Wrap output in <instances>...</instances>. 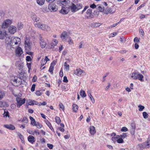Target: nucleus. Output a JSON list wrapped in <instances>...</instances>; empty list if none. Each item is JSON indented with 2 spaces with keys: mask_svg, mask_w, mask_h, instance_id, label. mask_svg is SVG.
<instances>
[{
  "mask_svg": "<svg viewBox=\"0 0 150 150\" xmlns=\"http://www.w3.org/2000/svg\"><path fill=\"white\" fill-rule=\"evenodd\" d=\"M48 6L49 11L51 12H55L58 9V6L54 3H49Z\"/></svg>",
  "mask_w": 150,
  "mask_h": 150,
  "instance_id": "nucleus-1",
  "label": "nucleus"
},
{
  "mask_svg": "<svg viewBox=\"0 0 150 150\" xmlns=\"http://www.w3.org/2000/svg\"><path fill=\"white\" fill-rule=\"evenodd\" d=\"M30 40L27 38H25V50L30 51L31 50V46L30 45Z\"/></svg>",
  "mask_w": 150,
  "mask_h": 150,
  "instance_id": "nucleus-2",
  "label": "nucleus"
},
{
  "mask_svg": "<svg viewBox=\"0 0 150 150\" xmlns=\"http://www.w3.org/2000/svg\"><path fill=\"white\" fill-rule=\"evenodd\" d=\"M12 23L11 20L7 19L5 20L2 23L1 28H6L8 27Z\"/></svg>",
  "mask_w": 150,
  "mask_h": 150,
  "instance_id": "nucleus-3",
  "label": "nucleus"
},
{
  "mask_svg": "<svg viewBox=\"0 0 150 150\" xmlns=\"http://www.w3.org/2000/svg\"><path fill=\"white\" fill-rule=\"evenodd\" d=\"M16 100L17 101V106L18 108H20L22 105L25 103V99L24 98L22 100L21 98H16Z\"/></svg>",
  "mask_w": 150,
  "mask_h": 150,
  "instance_id": "nucleus-4",
  "label": "nucleus"
},
{
  "mask_svg": "<svg viewBox=\"0 0 150 150\" xmlns=\"http://www.w3.org/2000/svg\"><path fill=\"white\" fill-rule=\"evenodd\" d=\"M40 44L42 48H44L46 45V42H45L42 36L40 37Z\"/></svg>",
  "mask_w": 150,
  "mask_h": 150,
  "instance_id": "nucleus-5",
  "label": "nucleus"
},
{
  "mask_svg": "<svg viewBox=\"0 0 150 150\" xmlns=\"http://www.w3.org/2000/svg\"><path fill=\"white\" fill-rule=\"evenodd\" d=\"M16 27L13 25L10 26L8 28L9 32L11 34H14L16 32Z\"/></svg>",
  "mask_w": 150,
  "mask_h": 150,
  "instance_id": "nucleus-6",
  "label": "nucleus"
},
{
  "mask_svg": "<svg viewBox=\"0 0 150 150\" xmlns=\"http://www.w3.org/2000/svg\"><path fill=\"white\" fill-rule=\"evenodd\" d=\"M71 6H69L68 8V9H71V11L72 12H75L77 11L76 5H75L74 3H72Z\"/></svg>",
  "mask_w": 150,
  "mask_h": 150,
  "instance_id": "nucleus-7",
  "label": "nucleus"
},
{
  "mask_svg": "<svg viewBox=\"0 0 150 150\" xmlns=\"http://www.w3.org/2000/svg\"><path fill=\"white\" fill-rule=\"evenodd\" d=\"M16 54L18 56L20 57L23 53V51L21 47H19L15 51Z\"/></svg>",
  "mask_w": 150,
  "mask_h": 150,
  "instance_id": "nucleus-8",
  "label": "nucleus"
},
{
  "mask_svg": "<svg viewBox=\"0 0 150 150\" xmlns=\"http://www.w3.org/2000/svg\"><path fill=\"white\" fill-rule=\"evenodd\" d=\"M66 8L67 7H65L64 6H62L61 9L59 11V13L64 15L67 14L69 11V10L68 11H67L66 10Z\"/></svg>",
  "mask_w": 150,
  "mask_h": 150,
  "instance_id": "nucleus-9",
  "label": "nucleus"
},
{
  "mask_svg": "<svg viewBox=\"0 0 150 150\" xmlns=\"http://www.w3.org/2000/svg\"><path fill=\"white\" fill-rule=\"evenodd\" d=\"M4 127L11 130H13L15 129V126L12 124H6L4 125Z\"/></svg>",
  "mask_w": 150,
  "mask_h": 150,
  "instance_id": "nucleus-10",
  "label": "nucleus"
},
{
  "mask_svg": "<svg viewBox=\"0 0 150 150\" xmlns=\"http://www.w3.org/2000/svg\"><path fill=\"white\" fill-rule=\"evenodd\" d=\"M28 140L30 143L32 144H33L35 141V137L31 135H29L28 137Z\"/></svg>",
  "mask_w": 150,
  "mask_h": 150,
  "instance_id": "nucleus-11",
  "label": "nucleus"
},
{
  "mask_svg": "<svg viewBox=\"0 0 150 150\" xmlns=\"http://www.w3.org/2000/svg\"><path fill=\"white\" fill-rule=\"evenodd\" d=\"M8 43L11 45V47L12 46L14 45H13V43H14L15 45H16L18 44V43L16 41L15 37H14L12 40H11L9 42H8Z\"/></svg>",
  "mask_w": 150,
  "mask_h": 150,
  "instance_id": "nucleus-12",
  "label": "nucleus"
},
{
  "mask_svg": "<svg viewBox=\"0 0 150 150\" xmlns=\"http://www.w3.org/2000/svg\"><path fill=\"white\" fill-rule=\"evenodd\" d=\"M83 72H84V71L81 70L80 69H76L74 71V74L78 76H80L82 74V73Z\"/></svg>",
  "mask_w": 150,
  "mask_h": 150,
  "instance_id": "nucleus-13",
  "label": "nucleus"
},
{
  "mask_svg": "<svg viewBox=\"0 0 150 150\" xmlns=\"http://www.w3.org/2000/svg\"><path fill=\"white\" fill-rule=\"evenodd\" d=\"M144 76L141 74H139L138 72L136 77V80L138 79L141 81H144V80L143 79Z\"/></svg>",
  "mask_w": 150,
  "mask_h": 150,
  "instance_id": "nucleus-14",
  "label": "nucleus"
},
{
  "mask_svg": "<svg viewBox=\"0 0 150 150\" xmlns=\"http://www.w3.org/2000/svg\"><path fill=\"white\" fill-rule=\"evenodd\" d=\"M144 76L141 74H139L138 72L136 77V80L138 79L141 81H144V80L143 79Z\"/></svg>",
  "mask_w": 150,
  "mask_h": 150,
  "instance_id": "nucleus-15",
  "label": "nucleus"
},
{
  "mask_svg": "<svg viewBox=\"0 0 150 150\" xmlns=\"http://www.w3.org/2000/svg\"><path fill=\"white\" fill-rule=\"evenodd\" d=\"M6 35V32L5 30L3 31L0 30V39H4Z\"/></svg>",
  "mask_w": 150,
  "mask_h": 150,
  "instance_id": "nucleus-16",
  "label": "nucleus"
},
{
  "mask_svg": "<svg viewBox=\"0 0 150 150\" xmlns=\"http://www.w3.org/2000/svg\"><path fill=\"white\" fill-rule=\"evenodd\" d=\"M90 132L91 134L93 135L96 133L95 127L93 126H91L90 128Z\"/></svg>",
  "mask_w": 150,
  "mask_h": 150,
  "instance_id": "nucleus-17",
  "label": "nucleus"
},
{
  "mask_svg": "<svg viewBox=\"0 0 150 150\" xmlns=\"http://www.w3.org/2000/svg\"><path fill=\"white\" fill-rule=\"evenodd\" d=\"M29 118L31 120L30 124L33 126H36V123L35 119L31 116L29 117Z\"/></svg>",
  "mask_w": 150,
  "mask_h": 150,
  "instance_id": "nucleus-18",
  "label": "nucleus"
},
{
  "mask_svg": "<svg viewBox=\"0 0 150 150\" xmlns=\"http://www.w3.org/2000/svg\"><path fill=\"white\" fill-rule=\"evenodd\" d=\"M137 73L138 72H134L131 73V77L132 78H133L134 80H136V77Z\"/></svg>",
  "mask_w": 150,
  "mask_h": 150,
  "instance_id": "nucleus-19",
  "label": "nucleus"
},
{
  "mask_svg": "<svg viewBox=\"0 0 150 150\" xmlns=\"http://www.w3.org/2000/svg\"><path fill=\"white\" fill-rule=\"evenodd\" d=\"M105 13L108 14V13H111L112 14L114 13V11H112V9L111 8H108L106 9L105 10Z\"/></svg>",
  "mask_w": 150,
  "mask_h": 150,
  "instance_id": "nucleus-20",
  "label": "nucleus"
},
{
  "mask_svg": "<svg viewBox=\"0 0 150 150\" xmlns=\"http://www.w3.org/2000/svg\"><path fill=\"white\" fill-rule=\"evenodd\" d=\"M67 4V1L66 0H63L59 2V4L60 5H61L64 6H66Z\"/></svg>",
  "mask_w": 150,
  "mask_h": 150,
  "instance_id": "nucleus-21",
  "label": "nucleus"
},
{
  "mask_svg": "<svg viewBox=\"0 0 150 150\" xmlns=\"http://www.w3.org/2000/svg\"><path fill=\"white\" fill-rule=\"evenodd\" d=\"M36 1L38 5L42 6L44 4L45 0H37Z\"/></svg>",
  "mask_w": 150,
  "mask_h": 150,
  "instance_id": "nucleus-22",
  "label": "nucleus"
},
{
  "mask_svg": "<svg viewBox=\"0 0 150 150\" xmlns=\"http://www.w3.org/2000/svg\"><path fill=\"white\" fill-rule=\"evenodd\" d=\"M15 65L19 70L23 68V65L19 63V62L16 63Z\"/></svg>",
  "mask_w": 150,
  "mask_h": 150,
  "instance_id": "nucleus-23",
  "label": "nucleus"
},
{
  "mask_svg": "<svg viewBox=\"0 0 150 150\" xmlns=\"http://www.w3.org/2000/svg\"><path fill=\"white\" fill-rule=\"evenodd\" d=\"M3 115L4 117H9V112L8 111L6 110H4V113L3 114Z\"/></svg>",
  "mask_w": 150,
  "mask_h": 150,
  "instance_id": "nucleus-24",
  "label": "nucleus"
},
{
  "mask_svg": "<svg viewBox=\"0 0 150 150\" xmlns=\"http://www.w3.org/2000/svg\"><path fill=\"white\" fill-rule=\"evenodd\" d=\"M78 108L77 105L76 104L73 105L72 109L73 111L75 112H77L78 111Z\"/></svg>",
  "mask_w": 150,
  "mask_h": 150,
  "instance_id": "nucleus-25",
  "label": "nucleus"
},
{
  "mask_svg": "<svg viewBox=\"0 0 150 150\" xmlns=\"http://www.w3.org/2000/svg\"><path fill=\"white\" fill-rule=\"evenodd\" d=\"M23 27V25L21 22L18 23L17 24V28L18 30L21 29Z\"/></svg>",
  "mask_w": 150,
  "mask_h": 150,
  "instance_id": "nucleus-26",
  "label": "nucleus"
},
{
  "mask_svg": "<svg viewBox=\"0 0 150 150\" xmlns=\"http://www.w3.org/2000/svg\"><path fill=\"white\" fill-rule=\"evenodd\" d=\"M101 24L100 23H91L92 27H99Z\"/></svg>",
  "mask_w": 150,
  "mask_h": 150,
  "instance_id": "nucleus-27",
  "label": "nucleus"
},
{
  "mask_svg": "<svg viewBox=\"0 0 150 150\" xmlns=\"http://www.w3.org/2000/svg\"><path fill=\"white\" fill-rule=\"evenodd\" d=\"M80 94L82 97L84 98L86 96V95L84 91L81 90L80 92Z\"/></svg>",
  "mask_w": 150,
  "mask_h": 150,
  "instance_id": "nucleus-28",
  "label": "nucleus"
},
{
  "mask_svg": "<svg viewBox=\"0 0 150 150\" xmlns=\"http://www.w3.org/2000/svg\"><path fill=\"white\" fill-rule=\"evenodd\" d=\"M55 120L56 122L58 124H59L61 122V120L60 117L58 116H56L55 117Z\"/></svg>",
  "mask_w": 150,
  "mask_h": 150,
  "instance_id": "nucleus-29",
  "label": "nucleus"
},
{
  "mask_svg": "<svg viewBox=\"0 0 150 150\" xmlns=\"http://www.w3.org/2000/svg\"><path fill=\"white\" fill-rule=\"evenodd\" d=\"M76 8H77V11L79 10L81 8H82L83 6L81 4H77L76 5Z\"/></svg>",
  "mask_w": 150,
  "mask_h": 150,
  "instance_id": "nucleus-30",
  "label": "nucleus"
},
{
  "mask_svg": "<svg viewBox=\"0 0 150 150\" xmlns=\"http://www.w3.org/2000/svg\"><path fill=\"white\" fill-rule=\"evenodd\" d=\"M58 43V41L57 40H54L53 42H52L51 44V46L52 47V48L54 47V46L56 45Z\"/></svg>",
  "mask_w": 150,
  "mask_h": 150,
  "instance_id": "nucleus-31",
  "label": "nucleus"
},
{
  "mask_svg": "<svg viewBox=\"0 0 150 150\" xmlns=\"http://www.w3.org/2000/svg\"><path fill=\"white\" fill-rule=\"evenodd\" d=\"M117 142L118 143L120 144L124 143V141L123 139L120 137L117 140Z\"/></svg>",
  "mask_w": 150,
  "mask_h": 150,
  "instance_id": "nucleus-32",
  "label": "nucleus"
},
{
  "mask_svg": "<svg viewBox=\"0 0 150 150\" xmlns=\"http://www.w3.org/2000/svg\"><path fill=\"white\" fill-rule=\"evenodd\" d=\"M54 66L52 65H50L49 69L48 71L51 73V74H52L53 73V71L54 70Z\"/></svg>",
  "mask_w": 150,
  "mask_h": 150,
  "instance_id": "nucleus-33",
  "label": "nucleus"
},
{
  "mask_svg": "<svg viewBox=\"0 0 150 150\" xmlns=\"http://www.w3.org/2000/svg\"><path fill=\"white\" fill-rule=\"evenodd\" d=\"M35 126H36L38 128L40 129L42 127V125L39 122H37L36 123Z\"/></svg>",
  "mask_w": 150,
  "mask_h": 150,
  "instance_id": "nucleus-34",
  "label": "nucleus"
},
{
  "mask_svg": "<svg viewBox=\"0 0 150 150\" xmlns=\"http://www.w3.org/2000/svg\"><path fill=\"white\" fill-rule=\"evenodd\" d=\"M42 11L44 13L47 12H49V7L48 8L47 7H44L42 10Z\"/></svg>",
  "mask_w": 150,
  "mask_h": 150,
  "instance_id": "nucleus-35",
  "label": "nucleus"
},
{
  "mask_svg": "<svg viewBox=\"0 0 150 150\" xmlns=\"http://www.w3.org/2000/svg\"><path fill=\"white\" fill-rule=\"evenodd\" d=\"M97 9L99 10V11L100 12H103L104 11L105 8L104 7L103 8H102L100 6H98Z\"/></svg>",
  "mask_w": 150,
  "mask_h": 150,
  "instance_id": "nucleus-36",
  "label": "nucleus"
},
{
  "mask_svg": "<svg viewBox=\"0 0 150 150\" xmlns=\"http://www.w3.org/2000/svg\"><path fill=\"white\" fill-rule=\"evenodd\" d=\"M64 66L65 67V68L67 70H69V64H67L66 62H64Z\"/></svg>",
  "mask_w": 150,
  "mask_h": 150,
  "instance_id": "nucleus-37",
  "label": "nucleus"
},
{
  "mask_svg": "<svg viewBox=\"0 0 150 150\" xmlns=\"http://www.w3.org/2000/svg\"><path fill=\"white\" fill-rule=\"evenodd\" d=\"M127 136L126 133H123L122 134L120 135V137L122 139L126 137Z\"/></svg>",
  "mask_w": 150,
  "mask_h": 150,
  "instance_id": "nucleus-38",
  "label": "nucleus"
},
{
  "mask_svg": "<svg viewBox=\"0 0 150 150\" xmlns=\"http://www.w3.org/2000/svg\"><path fill=\"white\" fill-rule=\"evenodd\" d=\"M142 114L143 117L144 118L146 119L148 117V115L146 112H143Z\"/></svg>",
  "mask_w": 150,
  "mask_h": 150,
  "instance_id": "nucleus-39",
  "label": "nucleus"
},
{
  "mask_svg": "<svg viewBox=\"0 0 150 150\" xmlns=\"http://www.w3.org/2000/svg\"><path fill=\"white\" fill-rule=\"evenodd\" d=\"M59 108L62 109V110L63 111L64 110V107L63 104L60 103L59 104Z\"/></svg>",
  "mask_w": 150,
  "mask_h": 150,
  "instance_id": "nucleus-40",
  "label": "nucleus"
},
{
  "mask_svg": "<svg viewBox=\"0 0 150 150\" xmlns=\"http://www.w3.org/2000/svg\"><path fill=\"white\" fill-rule=\"evenodd\" d=\"M138 107L139 108V111H142L144 108V106L139 105L138 106Z\"/></svg>",
  "mask_w": 150,
  "mask_h": 150,
  "instance_id": "nucleus-41",
  "label": "nucleus"
},
{
  "mask_svg": "<svg viewBox=\"0 0 150 150\" xmlns=\"http://www.w3.org/2000/svg\"><path fill=\"white\" fill-rule=\"evenodd\" d=\"M128 131V129L126 127H123L121 129V132H127Z\"/></svg>",
  "mask_w": 150,
  "mask_h": 150,
  "instance_id": "nucleus-42",
  "label": "nucleus"
},
{
  "mask_svg": "<svg viewBox=\"0 0 150 150\" xmlns=\"http://www.w3.org/2000/svg\"><path fill=\"white\" fill-rule=\"evenodd\" d=\"M35 86L36 85L35 84H33L31 89V91L32 92H33L35 91Z\"/></svg>",
  "mask_w": 150,
  "mask_h": 150,
  "instance_id": "nucleus-43",
  "label": "nucleus"
},
{
  "mask_svg": "<svg viewBox=\"0 0 150 150\" xmlns=\"http://www.w3.org/2000/svg\"><path fill=\"white\" fill-rule=\"evenodd\" d=\"M22 122H24L25 123H27L28 122V119L26 117H24L22 120Z\"/></svg>",
  "mask_w": 150,
  "mask_h": 150,
  "instance_id": "nucleus-44",
  "label": "nucleus"
},
{
  "mask_svg": "<svg viewBox=\"0 0 150 150\" xmlns=\"http://www.w3.org/2000/svg\"><path fill=\"white\" fill-rule=\"evenodd\" d=\"M92 9L91 8L88 9L86 11V13L88 15H90L92 13Z\"/></svg>",
  "mask_w": 150,
  "mask_h": 150,
  "instance_id": "nucleus-45",
  "label": "nucleus"
},
{
  "mask_svg": "<svg viewBox=\"0 0 150 150\" xmlns=\"http://www.w3.org/2000/svg\"><path fill=\"white\" fill-rule=\"evenodd\" d=\"M26 60L27 62H29L32 60V59L30 56H27L26 57Z\"/></svg>",
  "mask_w": 150,
  "mask_h": 150,
  "instance_id": "nucleus-46",
  "label": "nucleus"
},
{
  "mask_svg": "<svg viewBox=\"0 0 150 150\" xmlns=\"http://www.w3.org/2000/svg\"><path fill=\"white\" fill-rule=\"evenodd\" d=\"M40 91H37L35 92V94L38 96H40L41 95L42 93V92H40Z\"/></svg>",
  "mask_w": 150,
  "mask_h": 150,
  "instance_id": "nucleus-47",
  "label": "nucleus"
},
{
  "mask_svg": "<svg viewBox=\"0 0 150 150\" xmlns=\"http://www.w3.org/2000/svg\"><path fill=\"white\" fill-rule=\"evenodd\" d=\"M131 126L132 127V129H135L136 128V124H135L134 121L132 122L131 124Z\"/></svg>",
  "mask_w": 150,
  "mask_h": 150,
  "instance_id": "nucleus-48",
  "label": "nucleus"
},
{
  "mask_svg": "<svg viewBox=\"0 0 150 150\" xmlns=\"http://www.w3.org/2000/svg\"><path fill=\"white\" fill-rule=\"evenodd\" d=\"M139 39H140V38H139V39L137 37H135L134 39V42H135V43H136V42L139 43L140 42Z\"/></svg>",
  "mask_w": 150,
  "mask_h": 150,
  "instance_id": "nucleus-49",
  "label": "nucleus"
},
{
  "mask_svg": "<svg viewBox=\"0 0 150 150\" xmlns=\"http://www.w3.org/2000/svg\"><path fill=\"white\" fill-rule=\"evenodd\" d=\"M68 42L70 45H71L73 44V41L70 37L69 38V40L68 41Z\"/></svg>",
  "mask_w": 150,
  "mask_h": 150,
  "instance_id": "nucleus-50",
  "label": "nucleus"
},
{
  "mask_svg": "<svg viewBox=\"0 0 150 150\" xmlns=\"http://www.w3.org/2000/svg\"><path fill=\"white\" fill-rule=\"evenodd\" d=\"M45 122L49 127L52 126L51 123L48 120H46L45 121Z\"/></svg>",
  "mask_w": 150,
  "mask_h": 150,
  "instance_id": "nucleus-51",
  "label": "nucleus"
},
{
  "mask_svg": "<svg viewBox=\"0 0 150 150\" xmlns=\"http://www.w3.org/2000/svg\"><path fill=\"white\" fill-rule=\"evenodd\" d=\"M33 100H29V102H28V104L29 105H34V103H33Z\"/></svg>",
  "mask_w": 150,
  "mask_h": 150,
  "instance_id": "nucleus-52",
  "label": "nucleus"
},
{
  "mask_svg": "<svg viewBox=\"0 0 150 150\" xmlns=\"http://www.w3.org/2000/svg\"><path fill=\"white\" fill-rule=\"evenodd\" d=\"M135 129H131L130 130V133L132 135L134 134Z\"/></svg>",
  "mask_w": 150,
  "mask_h": 150,
  "instance_id": "nucleus-53",
  "label": "nucleus"
},
{
  "mask_svg": "<svg viewBox=\"0 0 150 150\" xmlns=\"http://www.w3.org/2000/svg\"><path fill=\"white\" fill-rule=\"evenodd\" d=\"M27 67L28 69V71H29L30 69H31V63H27Z\"/></svg>",
  "mask_w": 150,
  "mask_h": 150,
  "instance_id": "nucleus-54",
  "label": "nucleus"
},
{
  "mask_svg": "<svg viewBox=\"0 0 150 150\" xmlns=\"http://www.w3.org/2000/svg\"><path fill=\"white\" fill-rule=\"evenodd\" d=\"M120 41L122 42H125L126 41V40L125 39L124 37L122 36L120 38Z\"/></svg>",
  "mask_w": 150,
  "mask_h": 150,
  "instance_id": "nucleus-55",
  "label": "nucleus"
},
{
  "mask_svg": "<svg viewBox=\"0 0 150 150\" xmlns=\"http://www.w3.org/2000/svg\"><path fill=\"white\" fill-rule=\"evenodd\" d=\"M37 76L35 75H34V76L33 77V79H32L33 82H35L37 81Z\"/></svg>",
  "mask_w": 150,
  "mask_h": 150,
  "instance_id": "nucleus-56",
  "label": "nucleus"
},
{
  "mask_svg": "<svg viewBox=\"0 0 150 150\" xmlns=\"http://www.w3.org/2000/svg\"><path fill=\"white\" fill-rule=\"evenodd\" d=\"M63 81L65 83H67L68 82V80L66 76H65L64 77Z\"/></svg>",
  "mask_w": 150,
  "mask_h": 150,
  "instance_id": "nucleus-57",
  "label": "nucleus"
},
{
  "mask_svg": "<svg viewBox=\"0 0 150 150\" xmlns=\"http://www.w3.org/2000/svg\"><path fill=\"white\" fill-rule=\"evenodd\" d=\"M47 147L50 149H52L53 148V146L52 144H47Z\"/></svg>",
  "mask_w": 150,
  "mask_h": 150,
  "instance_id": "nucleus-58",
  "label": "nucleus"
},
{
  "mask_svg": "<svg viewBox=\"0 0 150 150\" xmlns=\"http://www.w3.org/2000/svg\"><path fill=\"white\" fill-rule=\"evenodd\" d=\"M27 131L28 133L29 134L33 135H35V132H33V131L31 130H27Z\"/></svg>",
  "mask_w": 150,
  "mask_h": 150,
  "instance_id": "nucleus-59",
  "label": "nucleus"
},
{
  "mask_svg": "<svg viewBox=\"0 0 150 150\" xmlns=\"http://www.w3.org/2000/svg\"><path fill=\"white\" fill-rule=\"evenodd\" d=\"M90 8L93 9H94L96 7V6L94 3H93L92 4H91L90 5Z\"/></svg>",
  "mask_w": 150,
  "mask_h": 150,
  "instance_id": "nucleus-60",
  "label": "nucleus"
},
{
  "mask_svg": "<svg viewBox=\"0 0 150 150\" xmlns=\"http://www.w3.org/2000/svg\"><path fill=\"white\" fill-rule=\"evenodd\" d=\"M139 31L140 33H141L142 35H144V31L143 30L142 28H139Z\"/></svg>",
  "mask_w": 150,
  "mask_h": 150,
  "instance_id": "nucleus-61",
  "label": "nucleus"
},
{
  "mask_svg": "<svg viewBox=\"0 0 150 150\" xmlns=\"http://www.w3.org/2000/svg\"><path fill=\"white\" fill-rule=\"evenodd\" d=\"M109 74V73H107L104 76L103 78V82H104L105 80V77Z\"/></svg>",
  "mask_w": 150,
  "mask_h": 150,
  "instance_id": "nucleus-62",
  "label": "nucleus"
},
{
  "mask_svg": "<svg viewBox=\"0 0 150 150\" xmlns=\"http://www.w3.org/2000/svg\"><path fill=\"white\" fill-rule=\"evenodd\" d=\"M26 53L27 54H28V55H30L31 56H32L33 55V52H29V51H27L26 52Z\"/></svg>",
  "mask_w": 150,
  "mask_h": 150,
  "instance_id": "nucleus-63",
  "label": "nucleus"
},
{
  "mask_svg": "<svg viewBox=\"0 0 150 150\" xmlns=\"http://www.w3.org/2000/svg\"><path fill=\"white\" fill-rule=\"evenodd\" d=\"M40 140L41 143L42 144L45 143V140L44 138L41 139V138L40 139Z\"/></svg>",
  "mask_w": 150,
  "mask_h": 150,
  "instance_id": "nucleus-64",
  "label": "nucleus"
}]
</instances>
